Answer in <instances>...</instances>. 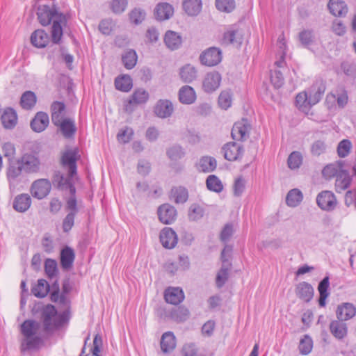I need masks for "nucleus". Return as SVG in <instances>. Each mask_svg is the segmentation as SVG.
Returning a JSON list of instances; mask_svg holds the SVG:
<instances>
[{"label": "nucleus", "mask_w": 356, "mask_h": 356, "mask_svg": "<svg viewBox=\"0 0 356 356\" xmlns=\"http://www.w3.org/2000/svg\"><path fill=\"white\" fill-rule=\"evenodd\" d=\"M65 108V104L61 102H54L51 106V120L54 125L58 126L60 120H63V113Z\"/></svg>", "instance_id": "nucleus-37"}, {"label": "nucleus", "mask_w": 356, "mask_h": 356, "mask_svg": "<svg viewBox=\"0 0 356 356\" xmlns=\"http://www.w3.org/2000/svg\"><path fill=\"white\" fill-rule=\"evenodd\" d=\"M167 154L172 161H177L181 159L185 153L180 146L174 145L168 149Z\"/></svg>", "instance_id": "nucleus-63"}, {"label": "nucleus", "mask_w": 356, "mask_h": 356, "mask_svg": "<svg viewBox=\"0 0 356 356\" xmlns=\"http://www.w3.org/2000/svg\"><path fill=\"white\" fill-rule=\"evenodd\" d=\"M188 197V191L182 186H175L171 189L170 199L176 204L186 202Z\"/></svg>", "instance_id": "nucleus-36"}, {"label": "nucleus", "mask_w": 356, "mask_h": 356, "mask_svg": "<svg viewBox=\"0 0 356 356\" xmlns=\"http://www.w3.org/2000/svg\"><path fill=\"white\" fill-rule=\"evenodd\" d=\"M177 214L175 208L169 204H164L158 209L159 218L163 224L172 223L176 220Z\"/></svg>", "instance_id": "nucleus-15"}, {"label": "nucleus", "mask_w": 356, "mask_h": 356, "mask_svg": "<svg viewBox=\"0 0 356 356\" xmlns=\"http://www.w3.org/2000/svg\"><path fill=\"white\" fill-rule=\"evenodd\" d=\"M296 104L301 111L307 113L312 106L308 94L306 92L298 93L296 97Z\"/></svg>", "instance_id": "nucleus-50"}, {"label": "nucleus", "mask_w": 356, "mask_h": 356, "mask_svg": "<svg viewBox=\"0 0 356 356\" xmlns=\"http://www.w3.org/2000/svg\"><path fill=\"white\" fill-rule=\"evenodd\" d=\"M204 216V209L198 204H192L188 210V218L190 220L196 221Z\"/></svg>", "instance_id": "nucleus-59"}, {"label": "nucleus", "mask_w": 356, "mask_h": 356, "mask_svg": "<svg viewBox=\"0 0 356 356\" xmlns=\"http://www.w3.org/2000/svg\"><path fill=\"white\" fill-rule=\"evenodd\" d=\"M222 58V51L217 47L207 49L200 56L201 63L209 67L217 65L221 62Z\"/></svg>", "instance_id": "nucleus-8"}, {"label": "nucleus", "mask_w": 356, "mask_h": 356, "mask_svg": "<svg viewBox=\"0 0 356 356\" xmlns=\"http://www.w3.org/2000/svg\"><path fill=\"white\" fill-rule=\"evenodd\" d=\"M303 157L300 152L294 151L291 152L287 159V164L290 169H298L302 163Z\"/></svg>", "instance_id": "nucleus-56"}, {"label": "nucleus", "mask_w": 356, "mask_h": 356, "mask_svg": "<svg viewBox=\"0 0 356 356\" xmlns=\"http://www.w3.org/2000/svg\"><path fill=\"white\" fill-rule=\"evenodd\" d=\"M79 155L78 149L74 148L65 151L61 157V163L64 168L67 170L69 175L74 177L76 175V161Z\"/></svg>", "instance_id": "nucleus-5"}, {"label": "nucleus", "mask_w": 356, "mask_h": 356, "mask_svg": "<svg viewBox=\"0 0 356 356\" xmlns=\"http://www.w3.org/2000/svg\"><path fill=\"white\" fill-rule=\"evenodd\" d=\"M149 98L148 92L144 89H138L131 95L128 104L125 106L127 111H131L132 105H137L145 103Z\"/></svg>", "instance_id": "nucleus-25"}, {"label": "nucleus", "mask_w": 356, "mask_h": 356, "mask_svg": "<svg viewBox=\"0 0 356 356\" xmlns=\"http://www.w3.org/2000/svg\"><path fill=\"white\" fill-rule=\"evenodd\" d=\"M243 41L242 31L236 27H229L223 34L222 42L225 44L239 47Z\"/></svg>", "instance_id": "nucleus-10"}, {"label": "nucleus", "mask_w": 356, "mask_h": 356, "mask_svg": "<svg viewBox=\"0 0 356 356\" xmlns=\"http://www.w3.org/2000/svg\"><path fill=\"white\" fill-rule=\"evenodd\" d=\"M64 22V17L60 19H55L51 27V40L55 44H58L63 36L62 24Z\"/></svg>", "instance_id": "nucleus-49"}, {"label": "nucleus", "mask_w": 356, "mask_h": 356, "mask_svg": "<svg viewBox=\"0 0 356 356\" xmlns=\"http://www.w3.org/2000/svg\"><path fill=\"white\" fill-rule=\"evenodd\" d=\"M179 99L184 104H191L196 99V94L194 89L189 86H182L179 91Z\"/></svg>", "instance_id": "nucleus-31"}, {"label": "nucleus", "mask_w": 356, "mask_h": 356, "mask_svg": "<svg viewBox=\"0 0 356 356\" xmlns=\"http://www.w3.org/2000/svg\"><path fill=\"white\" fill-rule=\"evenodd\" d=\"M330 330L332 334L338 339H343L348 332L347 325L343 321L334 320L330 324Z\"/></svg>", "instance_id": "nucleus-26"}, {"label": "nucleus", "mask_w": 356, "mask_h": 356, "mask_svg": "<svg viewBox=\"0 0 356 356\" xmlns=\"http://www.w3.org/2000/svg\"><path fill=\"white\" fill-rule=\"evenodd\" d=\"M183 8L188 15L196 16L202 10V1L184 0L183 2Z\"/></svg>", "instance_id": "nucleus-42"}, {"label": "nucleus", "mask_w": 356, "mask_h": 356, "mask_svg": "<svg viewBox=\"0 0 356 356\" xmlns=\"http://www.w3.org/2000/svg\"><path fill=\"white\" fill-rule=\"evenodd\" d=\"M207 188L215 193H220L223 190V184L221 180L216 175H209L206 180Z\"/></svg>", "instance_id": "nucleus-52"}, {"label": "nucleus", "mask_w": 356, "mask_h": 356, "mask_svg": "<svg viewBox=\"0 0 356 356\" xmlns=\"http://www.w3.org/2000/svg\"><path fill=\"white\" fill-rule=\"evenodd\" d=\"M145 12L140 8H134L129 13V19L131 23L138 25L145 19Z\"/></svg>", "instance_id": "nucleus-60"}, {"label": "nucleus", "mask_w": 356, "mask_h": 356, "mask_svg": "<svg viewBox=\"0 0 356 356\" xmlns=\"http://www.w3.org/2000/svg\"><path fill=\"white\" fill-rule=\"evenodd\" d=\"M160 241L164 248L172 249L177 245L178 238L172 228L165 227L160 233Z\"/></svg>", "instance_id": "nucleus-18"}, {"label": "nucleus", "mask_w": 356, "mask_h": 356, "mask_svg": "<svg viewBox=\"0 0 356 356\" xmlns=\"http://www.w3.org/2000/svg\"><path fill=\"white\" fill-rule=\"evenodd\" d=\"M352 149V143L349 140H342L337 146V154L339 157L344 158L347 156Z\"/></svg>", "instance_id": "nucleus-58"}, {"label": "nucleus", "mask_w": 356, "mask_h": 356, "mask_svg": "<svg viewBox=\"0 0 356 356\" xmlns=\"http://www.w3.org/2000/svg\"><path fill=\"white\" fill-rule=\"evenodd\" d=\"M68 174V177H65L63 175L58 172L54 177V181L57 183L58 187L61 190H68L71 196H75L76 188L72 183V179Z\"/></svg>", "instance_id": "nucleus-20"}, {"label": "nucleus", "mask_w": 356, "mask_h": 356, "mask_svg": "<svg viewBox=\"0 0 356 356\" xmlns=\"http://www.w3.org/2000/svg\"><path fill=\"white\" fill-rule=\"evenodd\" d=\"M174 13V8L168 3H159L154 9V15L159 20L163 21L170 19Z\"/></svg>", "instance_id": "nucleus-24"}, {"label": "nucleus", "mask_w": 356, "mask_h": 356, "mask_svg": "<svg viewBox=\"0 0 356 356\" xmlns=\"http://www.w3.org/2000/svg\"><path fill=\"white\" fill-rule=\"evenodd\" d=\"M41 318L44 330L47 332L54 331L68 321V314L66 312L58 313L52 305H46L42 310Z\"/></svg>", "instance_id": "nucleus-2"}, {"label": "nucleus", "mask_w": 356, "mask_h": 356, "mask_svg": "<svg viewBox=\"0 0 356 356\" xmlns=\"http://www.w3.org/2000/svg\"><path fill=\"white\" fill-rule=\"evenodd\" d=\"M115 86L118 90L129 92L133 86L132 79L127 74L118 76L115 79Z\"/></svg>", "instance_id": "nucleus-44"}, {"label": "nucleus", "mask_w": 356, "mask_h": 356, "mask_svg": "<svg viewBox=\"0 0 356 356\" xmlns=\"http://www.w3.org/2000/svg\"><path fill=\"white\" fill-rule=\"evenodd\" d=\"M65 209L67 214L63 221V229L64 232H68L74 224V218L79 212V207L75 196H70L66 201Z\"/></svg>", "instance_id": "nucleus-4"}, {"label": "nucleus", "mask_w": 356, "mask_h": 356, "mask_svg": "<svg viewBox=\"0 0 356 356\" xmlns=\"http://www.w3.org/2000/svg\"><path fill=\"white\" fill-rule=\"evenodd\" d=\"M51 189V184L49 180L39 179L31 184L30 193L33 197L42 200L49 194Z\"/></svg>", "instance_id": "nucleus-6"}, {"label": "nucleus", "mask_w": 356, "mask_h": 356, "mask_svg": "<svg viewBox=\"0 0 356 356\" xmlns=\"http://www.w3.org/2000/svg\"><path fill=\"white\" fill-rule=\"evenodd\" d=\"M18 163L23 170L29 173L38 172L40 165L39 159L35 156L29 154H24L18 161Z\"/></svg>", "instance_id": "nucleus-16"}, {"label": "nucleus", "mask_w": 356, "mask_h": 356, "mask_svg": "<svg viewBox=\"0 0 356 356\" xmlns=\"http://www.w3.org/2000/svg\"><path fill=\"white\" fill-rule=\"evenodd\" d=\"M296 294L300 299L308 302L314 296V288L306 282H300L296 288Z\"/></svg>", "instance_id": "nucleus-23"}, {"label": "nucleus", "mask_w": 356, "mask_h": 356, "mask_svg": "<svg viewBox=\"0 0 356 356\" xmlns=\"http://www.w3.org/2000/svg\"><path fill=\"white\" fill-rule=\"evenodd\" d=\"M32 204V199L28 193H21L16 195L13 202V208L19 213L27 211Z\"/></svg>", "instance_id": "nucleus-17"}, {"label": "nucleus", "mask_w": 356, "mask_h": 356, "mask_svg": "<svg viewBox=\"0 0 356 356\" xmlns=\"http://www.w3.org/2000/svg\"><path fill=\"white\" fill-rule=\"evenodd\" d=\"M233 94L230 90H222L218 97V105L224 110L229 108L232 104Z\"/></svg>", "instance_id": "nucleus-53"}, {"label": "nucleus", "mask_w": 356, "mask_h": 356, "mask_svg": "<svg viewBox=\"0 0 356 356\" xmlns=\"http://www.w3.org/2000/svg\"><path fill=\"white\" fill-rule=\"evenodd\" d=\"M303 200V194L298 188L290 190L286 197V204L289 207H296Z\"/></svg>", "instance_id": "nucleus-39"}, {"label": "nucleus", "mask_w": 356, "mask_h": 356, "mask_svg": "<svg viewBox=\"0 0 356 356\" xmlns=\"http://www.w3.org/2000/svg\"><path fill=\"white\" fill-rule=\"evenodd\" d=\"M36 103V96L32 91H26L23 93L20 100V104L24 109L29 110L34 106Z\"/></svg>", "instance_id": "nucleus-54"}, {"label": "nucleus", "mask_w": 356, "mask_h": 356, "mask_svg": "<svg viewBox=\"0 0 356 356\" xmlns=\"http://www.w3.org/2000/svg\"><path fill=\"white\" fill-rule=\"evenodd\" d=\"M250 124L246 120L236 122L232 129V137L235 140H245L249 136Z\"/></svg>", "instance_id": "nucleus-14"}, {"label": "nucleus", "mask_w": 356, "mask_h": 356, "mask_svg": "<svg viewBox=\"0 0 356 356\" xmlns=\"http://www.w3.org/2000/svg\"><path fill=\"white\" fill-rule=\"evenodd\" d=\"M49 116L46 113L38 112L31 122V127L35 132H42L48 126Z\"/></svg>", "instance_id": "nucleus-22"}, {"label": "nucleus", "mask_w": 356, "mask_h": 356, "mask_svg": "<svg viewBox=\"0 0 356 356\" xmlns=\"http://www.w3.org/2000/svg\"><path fill=\"white\" fill-rule=\"evenodd\" d=\"M75 254L74 250L70 247L64 248L60 252V264L63 269H70L73 264Z\"/></svg>", "instance_id": "nucleus-35"}, {"label": "nucleus", "mask_w": 356, "mask_h": 356, "mask_svg": "<svg viewBox=\"0 0 356 356\" xmlns=\"http://www.w3.org/2000/svg\"><path fill=\"white\" fill-rule=\"evenodd\" d=\"M225 159L234 161L241 159L243 154V148L240 144L232 142L225 144L222 147Z\"/></svg>", "instance_id": "nucleus-13"}, {"label": "nucleus", "mask_w": 356, "mask_h": 356, "mask_svg": "<svg viewBox=\"0 0 356 356\" xmlns=\"http://www.w3.org/2000/svg\"><path fill=\"white\" fill-rule=\"evenodd\" d=\"M44 271L49 279L57 278L58 270L56 261L52 259H47L44 262Z\"/></svg>", "instance_id": "nucleus-55"}, {"label": "nucleus", "mask_w": 356, "mask_h": 356, "mask_svg": "<svg viewBox=\"0 0 356 356\" xmlns=\"http://www.w3.org/2000/svg\"><path fill=\"white\" fill-rule=\"evenodd\" d=\"M22 335L20 351L24 354L39 350L43 344L42 329L40 322L32 319L24 321L19 327Z\"/></svg>", "instance_id": "nucleus-1"}, {"label": "nucleus", "mask_w": 356, "mask_h": 356, "mask_svg": "<svg viewBox=\"0 0 356 356\" xmlns=\"http://www.w3.org/2000/svg\"><path fill=\"white\" fill-rule=\"evenodd\" d=\"M22 167L17 163H10L6 170V177L8 181L10 191H15L17 186L21 182Z\"/></svg>", "instance_id": "nucleus-7"}, {"label": "nucleus", "mask_w": 356, "mask_h": 356, "mask_svg": "<svg viewBox=\"0 0 356 356\" xmlns=\"http://www.w3.org/2000/svg\"><path fill=\"white\" fill-rule=\"evenodd\" d=\"M57 127H60L63 135L67 138H71L76 131L74 122L73 120L70 119L60 120V122Z\"/></svg>", "instance_id": "nucleus-47"}, {"label": "nucleus", "mask_w": 356, "mask_h": 356, "mask_svg": "<svg viewBox=\"0 0 356 356\" xmlns=\"http://www.w3.org/2000/svg\"><path fill=\"white\" fill-rule=\"evenodd\" d=\"M173 111V105L168 100H159L154 108L155 114L161 118H165L171 115Z\"/></svg>", "instance_id": "nucleus-27"}, {"label": "nucleus", "mask_w": 356, "mask_h": 356, "mask_svg": "<svg viewBox=\"0 0 356 356\" xmlns=\"http://www.w3.org/2000/svg\"><path fill=\"white\" fill-rule=\"evenodd\" d=\"M330 286L329 277H324L319 283L318 290L320 294L318 304L321 307H325L326 298L329 296L328 288Z\"/></svg>", "instance_id": "nucleus-45"}, {"label": "nucleus", "mask_w": 356, "mask_h": 356, "mask_svg": "<svg viewBox=\"0 0 356 356\" xmlns=\"http://www.w3.org/2000/svg\"><path fill=\"white\" fill-rule=\"evenodd\" d=\"M49 35L43 30L38 29L35 31L31 36L32 44L38 48H43L49 43Z\"/></svg>", "instance_id": "nucleus-30"}, {"label": "nucleus", "mask_w": 356, "mask_h": 356, "mask_svg": "<svg viewBox=\"0 0 356 356\" xmlns=\"http://www.w3.org/2000/svg\"><path fill=\"white\" fill-rule=\"evenodd\" d=\"M216 6L218 10L229 13L235 7L234 0H216Z\"/></svg>", "instance_id": "nucleus-64"}, {"label": "nucleus", "mask_w": 356, "mask_h": 356, "mask_svg": "<svg viewBox=\"0 0 356 356\" xmlns=\"http://www.w3.org/2000/svg\"><path fill=\"white\" fill-rule=\"evenodd\" d=\"M134 135V130L132 128L126 127L122 129L117 135L119 142L127 143L129 142Z\"/></svg>", "instance_id": "nucleus-62"}, {"label": "nucleus", "mask_w": 356, "mask_h": 356, "mask_svg": "<svg viewBox=\"0 0 356 356\" xmlns=\"http://www.w3.org/2000/svg\"><path fill=\"white\" fill-rule=\"evenodd\" d=\"M277 46L279 48L277 56L278 60L275 62V66L277 68H284L285 61L284 58L286 51V44L283 34L280 35L277 40Z\"/></svg>", "instance_id": "nucleus-38"}, {"label": "nucleus", "mask_w": 356, "mask_h": 356, "mask_svg": "<svg viewBox=\"0 0 356 356\" xmlns=\"http://www.w3.org/2000/svg\"><path fill=\"white\" fill-rule=\"evenodd\" d=\"M356 314V308L353 304L343 302L339 305L336 311V315L339 320L348 321L353 318Z\"/></svg>", "instance_id": "nucleus-19"}, {"label": "nucleus", "mask_w": 356, "mask_h": 356, "mask_svg": "<svg viewBox=\"0 0 356 356\" xmlns=\"http://www.w3.org/2000/svg\"><path fill=\"white\" fill-rule=\"evenodd\" d=\"M325 86L322 83L314 84L312 86L308 95L310 99V105L313 106L319 102L325 92Z\"/></svg>", "instance_id": "nucleus-43"}, {"label": "nucleus", "mask_w": 356, "mask_h": 356, "mask_svg": "<svg viewBox=\"0 0 356 356\" xmlns=\"http://www.w3.org/2000/svg\"><path fill=\"white\" fill-rule=\"evenodd\" d=\"M221 79L220 74L216 71L207 73L202 82L203 90L207 93L214 92L219 88Z\"/></svg>", "instance_id": "nucleus-12"}, {"label": "nucleus", "mask_w": 356, "mask_h": 356, "mask_svg": "<svg viewBox=\"0 0 356 356\" xmlns=\"http://www.w3.org/2000/svg\"><path fill=\"white\" fill-rule=\"evenodd\" d=\"M179 76L184 82L191 83L196 79L197 72L194 66L186 64L180 69Z\"/></svg>", "instance_id": "nucleus-40"}, {"label": "nucleus", "mask_w": 356, "mask_h": 356, "mask_svg": "<svg viewBox=\"0 0 356 356\" xmlns=\"http://www.w3.org/2000/svg\"><path fill=\"white\" fill-rule=\"evenodd\" d=\"M138 60L136 52L134 49L126 51L122 56V60L124 67L131 70L135 67Z\"/></svg>", "instance_id": "nucleus-48"}, {"label": "nucleus", "mask_w": 356, "mask_h": 356, "mask_svg": "<svg viewBox=\"0 0 356 356\" xmlns=\"http://www.w3.org/2000/svg\"><path fill=\"white\" fill-rule=\"evenodd\" d=\"M313 348V341L312 338L308 335L305 334L300 339L298 346L299 351L302 355H308L311 353Z\"/></svg>", "instance_id": "nucleus-57"}, {"label": "nucleus", "mask_w": 356, "mask_h": 356, "mask_svg": "<svg viewBox=\"0 0 356 356\" xmlns=\"http://www.w3.org/2000/svg\"><path fill=\"white\" fill-rule=\"evenodd\" d=\"M164 298L167 302L176 305L184 300V294L179 287H170L165 291Z\"/></svg>", "instance_id": "nucleus-21"}, {"label": "nucleus", "mask_w": 356, "mask_h": 356, "mask_svg": "<svg viewBox=\"0 0 356 356\" xmlns=\"http://www.w3.org/2000/svg\"><path fill=\"white\" fill-rule=\"evenodd\" d=\"M37 15L39 22L42 26H47L51 23V22L54 23L55 19H58V18L60 19L63 18V15L61 14H58L56 10L50 9L47 6L40 7Z\"/></svg>", "instance_id": "nucleus-11"}, {"label": "nucleus", "mask_w": 356, "mask_h": 356, "mask_svg": "<svg viewBox=\"0 0 356 356\" xmlns=\"http://www.w3.org/2000/svg\"><path fill=\"white\" fill-rule=\"evenodd\" d=\"M351 177L347 170H343L336 177L335 190L337 193H341L347 189L351 183Z\"/></svg>", "instance_id": "nucleus-29"}, {"label": "nucleus", "mask_w": 356, "mask_h": 356, "mask_svg": "<svg viewBox=\"0 0 356 356\" xmlns=\"http://www.w3.org/2000/svg\"><path fill=\"white\" fill-rule=\"evenodd\" d=\"M316 203L322 210L332 211L336 207L337 202L333 193L324 191L317 195Z\"/></svg>", "instance_id": "nucleus-9"}, {"label": "nucleus", "mask_w": 356, "mask_h": 356, "mask_svg": "<svg viewBox=\"0 0 356 356\" xmlns=\"http://www.w3.org/2000/svg\"><path fill=\"white\" fill-rule=\"evenodd\" d=\"M327 7L330 12L334 16L343 17L348 13L346 3L341 0H330Z\"/></svg>", "instance_id": "nucleus-34"}, {"label": "nucleus", "mask_w": 356, "mask_h": 356, "mask_svg": "<svg viewBox=\"0 0 356 356\" xmlns=\"http://www.w3.org/2000/svg\"><path fill=\"white\" fill-rule=\"evenodd\" d=\"M164 42L168 49L175 50L181 46L182 39L177 32L168 31L165 34Z\"/></svg>", "instance_id": "nucleus-32"}, {"label": "nucleus", "mask_w": 356, "mask_h": 356, "mask_svg": "<svg viewBox=\"0 0 356 356\" xmlns=\"http://www.w3.org/2000/svg\"><path fill=\"white\" fill-rule=\"evenodd\" d=\"M284 76L282 72L279 70H271L270 81L276 88H280L284 84Z\"/></svg>", "instance_id": "nucleus-61"}, {"label": "nucleus", "mask_w": 356, "mask_h": 356, "mask_svg": "<svg viewBox=\"0 0 356 356\" xmlns=\"http://www.w3.org/2000/svg\"><path fill=\"white\" fill-rule=\"evenodd\" d=\"M343 170L341 162H337L327 165L322 170L323 176L326 179L336 177Z\"/></svg>", "instance_id": "nucleus-41"}, {"label": "nucleus", "mask_w": 356, "mask_h": 356, "mask_svg": "<svg viewBox=\"0 0 356 356\" xmlns=\"http://www.w3.org/2000/svg\"><path fill=\"white\" fill-rule=\"evenodd\" d=\"M217 166L216 161L211 156H203L200 159L198 163V169L204 172H209L214 170Z\"/></svg>", "instance_id": "nucleus-51"}, {"label": "nucleus", "mask_w": 356, "mask_h": 356, "mask_svg": "<svg viewBox=\"0 0 356 356\" xmlns=\"http://www.w3.org/2000/svg\"><path fill=\"white\" fill-rule=\"evenodd\" d=\"M232 247L226 245L221 252L222 266L216 276V285L221 288L227 282L229 277V271L231 269L232 264L229 261Z\"/></svg>", "instance_id": "nucleus-3"}, {"label": "nucleus", "mask_w": 356, "mask_h": 356, "mask_svg": "<svg viewBox=\"0 0 356 356\" xmlns=\"http://www.w3.org/2000/svg\"><path fill=\"white\" fill-rule=\"evenodd\" d=\"M176 347V338L172 332H165L161 337V348L164 353L172 351Z\"/></svg>", "instance_id": "nucleus-33"}, {"label": "nucleus", "mask_w": 356, "mask_h": 356, "mask_svg": "<svg viewBox=\"0 0 356 356\" xmlns=\"http://www.w3.org/2000/svg\"><path fill=\"white\" fill-rule=\"evenodd\" d=\"M1 122L6 129H13L17 123V115L15 111L11 108L4 110L1 115Z\"/></svg>", "instance_id": "nucleus-28"}, {"label": "nucleus", "mask_w": 356, "mask_h": 356, "mask_svg": "<svg viewBox=\"0 0 356 356\" xmlns=\"http://www.w3.org/2000/svg\"><path fill=\"white\" fill-rule=\"evenodd\" d=\"M49 291V284L44 280H38V283L32 287L31 292L37 298L45 297Z\"/></svg>", "instance_id": "nucleus-46"}]
</instances>
